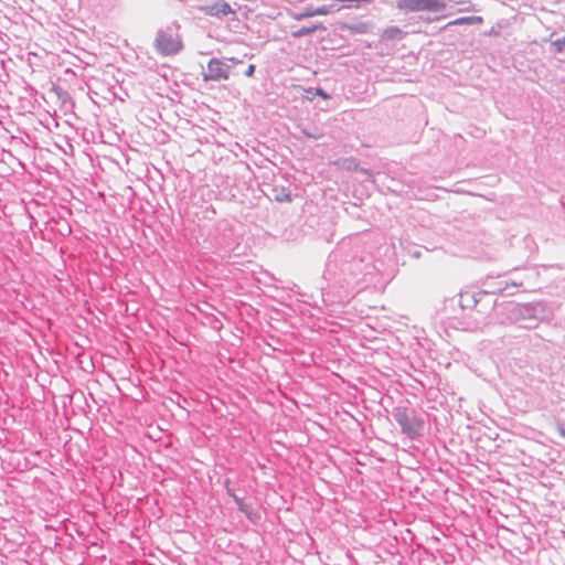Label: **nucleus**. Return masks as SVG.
<instances>
[{
  "label": "nucleus",
  "mask_w": 565,
  "mask_h": 565,
  "mask_svg": "<svg viewBox=\"0 0 565 565\" xmlns=\"http://www.w3.org/2000/svg\"><path fill=\"white\" fill-rule=\"evenodd\" d=\"M228 484H230V480H226L225 481L226 493L228 494V497H231L234 500L235 504L237 505L238 511L244 513L248 520L255 521L259 514L256 511H254L250 505L246 504L244 502L243 498L236 495L234 490L232 488H230Z\"/></svg>",
  "instance_id": "0eeeda50"
},
{
  "label": "nucleus",
  "mask_w": 565,
  "mask_h": 565,
  "mask_svg": "<svg viewBox=\"0 0 565 565\" xmlns=\"http://www.w3.org/2000/svg\"><path fill=\"white\" fill-rule=\"evenodd\" d=\"M396 8L408 12H439L446 9L445 0H398Z\"/></svg>",
  "instance_id": "20e7f679"
},
{
  "label": "nucleus",
  "mask_w": 565,
  "mask_h": 565,
  "mask_svg": "<svg viewBox=\"0 0 565 565\" xmlns=\"http://www.w3.org/2000/svg\"><path fill=\"white\" fill-rule=\"evenodd\" d=\"M487 305L490 306L493 310H498V308L500 307L495 299L489 301Z\"/></svg>",
  "instance_id": "4be33fe9"
},
{
  "label": "nucleus",
  "mask_w": 565,
  "mask_h": 565,
  "mask_svg": "<svg viewBox=\"0 0 565 565\" xmlns=\"http://www.w3.org/2000/svg\"><path fill=\"white\" fill-rule=\"evenodd\" d=\"M405 34L406 33L398 26H388L382 32L381 38L382 40L399 41L404 38Z\"/></svg>",
  "instance_id": "1a4fd4ad"
},
{
  "label": "nucleus",
  "mask_w": 565,
  "mask_h": 565,
  "mask_svg": "<svg viewBox=\"0 0 565 565\" xmlns=\"http://www.w3.org/2000/svg\"><path fill=\"white\" fill-rule=\"evenodd\" d=\"M393 417L401 426L403 434H405L407 437L414 439L420 435L424 420L416 416H411L406 408H395L393 412Z\"/></svg>",
  "instance_id": "7ed1b4c3"
},
{
  "label": "nucleus",
  "mask_w": 565,
  "mask_h": 565,
  "mask_svg": "<svg viewBox=\"0 0 565 565\" xmlns=\"http://www.w3.org/2000/svg\"><path fill=\"white\" fill-rule=\"evenodd\" d=\"M503 309L511 323H515L524 329H534L541 322L548 321L553 317V308L546 301L527 303L508 302Z\"/></svg>",
  "instance_id": "f257e3e1"
},
{
  "label": "nucleus",
  "mask_w": 565,
  "mask_h": 565,
  "mask_svg": "<svg viewBox=\"0 0 565 565\" xmlns=\"http://www.w3.org/2000/svg\"><path fill=\"white\" fill-rule=\"evenodd\" d=\"M409 254L413 258H419L422 256V250L417 248L415 250L409 252Z\"/></svg>",
  "instance_id": "412c9836"
},
{
  "label": "nucleus",
  "mask_w": 565,
  "mask_h": 565,
  "mask_svg": "<svg viewBox=\"0 0 565 565\" xmlns=\"http://www.w3.org/2000/svg\"><path fill=\"white\" fill-rule=\"evenodd\" d=\"M308 17H315L313 10H307L306 12L301 13L298 19L308 18Z\"/></svg>",
  "instance_id": "aec40b11"
},
{
  "label": "nucleus",
  "mask_w": 565,
  "mask_h": 565,
  "mask_svg": "<svg viewBox=\"0 0 565 565\" xmlns=\"http://www.w3.org/2000/svg\"><path fill=\"white\" fill-rule=\"evenodd\" d=\"M230 70L231 67L227 64L213 57L209 61L206 71L202 72L203 81H227L230 78Z\"/></svg>",
  "instance_id": "39448f33"
},
{
  "label": "nucleus",
  "mask_w": 565,
  "mask_h": 565,
  "mask_svg": "<svg viewBox=\"0 0 565 565\" xmlns=\"http://www.w3.org/2000/svg\"><path fill=\"white\" fill-rule=\"evenodd\" d=\"M315 95L316 96H320L323 99H329L330 98V95L324 89H322L321 87H316L315 88Z\"/></svg>",
  "instance_id": "a211bd4d"
},
{
  "label": "nucleus",
  "mask_w": 565,
  "mask_h": 565,
  "mask_svg": "<svg viewBox=\"0 0 565 565\" xmlns=\"http://www.w3.org/2000/svg\"><path fill=\"white\" fill-rule=\"evenodd\" d=\"M179 30L180 24L173 21L170 25L157 31L153 47L158 54L171 56L183 50L184 45Z\"/></svg>",
  "instance_id": "f03ea898"
},
{
  "label": "nucleus",
  "mask_w": 565,
  "mask_h": 565,
  "mask_svg": "<svg viewBox=\"0 0 565 565\" xmlns=\"http://www.w3.org/2000/svg\"><path fill=\"white\" fill-rule=\"evenodd\" d=\"M495 291L480 290L478 292L465 291L459 294V306L462 309H475L494 295Z\"/></svg>",
  "instance_id": "423d86ee"
},
{
  "label": "nucleus",
  "mask_w": 565,
  "mask_h": 565,
  "mask_svg": "<svg viewBox=\"0 0 565 565\" xmlns=\"http://www.w3.org/2000/svg\"><path fill=\"white\" fill-rule=\"evenodd\" d=\"M482 18L478 15H471V17H461L456 19L455 21L450 22V24L454 25H465V24H478L482 23Z\"/></svg>",
  "instance_id": "ddd939ff"
},
{
  "label": "nucleus",
  "mask_w": 565,
  "mask_h": 565,
  "mask_svg": "<svg viewBox=\"0 0 565 565\" xmlns=\"http://www.w3.org/2000/svg\"><path fill=\"white\" fill-rule=\"evenodd\" d=\"M514 287L521 286L522 284L512 282Z\"/></svg>",
  "instance_id": "5701e85b"
},
{
  "label": "nucleus",
  "mask_w": 565,
  "mask_h": 565,
  "mask_svg": "<svg viewBox=\"0 0 565 565\" xmlns=\"http://www.w3.org/2000/svg\"><path fill=\"white\" fill-rule=\"evenodd\" d=\"M343 29H347L355 34H365L370 31V24L366 22H358L352 24H344Z\"/></svg>",
  "instance_id": "f8f14e48"
},
{
  "label": "nucleus",
  "mask_w": 565,
  "mask_h": 565,
  "mask_svg": "<svg viewBox=\"0 0 565 565\" xmlns=\"http://www.w3.org/2000/svg\"><path fill=\"white\" fill-rule=\"evenodd\" d=\"M256 66L254 64H249L244 75L247 77H252L255 73Z\"/></svg>",
  "instance_id": "6ab92c4d"
},
{
  "label": "nucleus",
  "mask_w": 565,
  "mask_h": 565,
  "mask_svg": "<svg viewBox=\"0 0 565 565\" xmlns=\"http://www.w3.org/2000/svg\"><path fill=\"white\" fill-rule=\"evenodd\" d=\"M552 44L555 47V51L561 53L564 51L565 47V38L557 39Z\"/></svg>",
  "instance_id": "dca6fc26"
},
{
  "label": "nucleus",
  "mask_w": 565,
  "mask_h": 565,
  "mask_svg": "<svg viewBox=\"0 0 565 565\" xmlns=\"http://www.w3.org/2000/svg\"><path fill=\"white\" fill-rule=\"evenodd\" d=\"M300 132L309 139L319 140L323 137V132L316 126L307 127L303 125L298 126Z\"/></svg>",
  "instance_id": "9d476101"
},
{
  "label": "nucleus",
  "mask_w": 565,
  "mask_h": 565,
  "mask_svg": "<svg viewBox=\"0 0 565 565\" xmlns=\"http://www.w3.org/2000/svg\"><path fill=\"white\" fill-rule=\"evenodd\" d=\"M345 168L350 171H359L363 174L370 175V171L367 169L361 168L359 162L354 158H350L345 160Z\"/></svg>",
  "instance_id": "2eb2a0df"
},
{
  "label": "nucleus",
  "mask_w": 565,
  "mask_h": 565,
  "mask_svg": "<svg viewBox=\"0 0 565 565\" xmlns=\"http://www.w3.org/2000/svg\"><path fill=\"white\" fill-rule=\"evenodd\" d=\"M274 199L277 202H291L292 200L291 192L286 188H281L280 190L274 189Z\"/></svg>",
  "instance_id": "4468645a"
},
{
  "label": "nucleus",
  "mask_w": 565,
  "mask_h": 565,
  "mask_svg": "<svg viewBox=\"0 0 565 565\" xmlns=\"http://www.w3.org/2000/svg\"><path fill=\"white\" fill-rule=\"evenodd\" d=\"M315 15H326L330 13V9L327 6L319 7L313 10Z\"/></svg>",
  "instance_id": "f3484780"
},
{
  "label": "nucleus",
  "mask_w": 565,
  "mask_h": 565,
  "mask_svg": "<svg viewBox=\"0 0 565 565\" xmlns=\"http://www.w3.org/2000/svg\"><path fill=\"white\" fill-rule=\"evenodd\" d=\"M319 29L324 30V26L322 24H315V25H311V26H302L299 30L292 32V36L298 39V38H303V36H307V35H311V34H313Z\"/></svg>",
  "instance_id": "9b49d317"
},
{
  "label": "nucleus",
  "mask_w": 565,
  "mask_h": 565,
  "mask_svg": "<svg viewBox=\"0 0 565 565\" xmlns=\"http://www.w3.org/2000/svg\"><path fill=\"white\" fill-rule=\"evenodd\" d=\"M205 12H206V14L212 15V17H226L230 13H232L233 11L227 2L220 1L212 6H207L205 8Z\"/></svg>",
  "instance_id": "6e6552de"
}]
</instances>
